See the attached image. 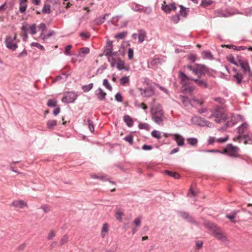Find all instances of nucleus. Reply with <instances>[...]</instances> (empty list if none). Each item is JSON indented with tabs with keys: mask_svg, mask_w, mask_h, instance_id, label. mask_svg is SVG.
I'll use <instances>...</instances> for the list:
<instances>
[{
	"mask_svg": "<svg viewBox=\"0 0 252 252\" xmlns=\"http://www.w3.org/2000/svg\"><path fill=\"white\" fill-rule=\"evenodd\" d=\"M211 117L215 118V121L217 123H225L223 127L218 129L219 130L226 129L227 127L232 126L235 124L234 121L235 117L232 116L230 120H229L225 114L223 108L220 106L217 105L214 107Z\"/></svg>",
	"mask_w": 252,
	"mask_h": 252,
	"instance_id": "obj_1",
	"label": "nucleus"
},
{
	"mask_svg": "<svg viewBox=\"0 0 252 252\" xmlns=\"http://www.w3.org/2000/svg\"><path fill=\"white\" fill-rule=\"evenodd\" d=\"M205 226L212 231V235L217 239L222 242H228L227 237L225 233L223 232L220 227H218L215 224L209 221L205 223Z\"/></svg>",
	"mask_w": 252,
	"mask_h": 252,
	"instance_id": "obj_2",
	"label": "nucleus"
},
{
	"mask_svg": "<svg viewBox=\"0 0 252 252\" xmlns=\"http://www.w3.org/2000/svg\"><path fill=\"white\" fill-rule=\"evenodd\" d=\"M152 119L155 123L160 125L163 124V111L160 105L158 104L155 108L151 109Z\"/></svg>",
	"mask_w": 252,
	"mask_h": 252,
	"instance_id": "obj_3",
	"label": "nucleus"
},
{
	"mask_svg": "<svg viewBox=\"0 0 252 252\" xmlns=\"http://www.w3.org/2000/svg\"><path fill=\"white\" fill-rule=\"evenodd\" d=\"M239 151L240 149L239 147L233 146L231 144H228L224 149L223 152H220V153L221 154H226L228 156L232 158H239L240 157Z\"/></svg>",
	"mask_w": 252,
	"mask_h": 252,
	"instance_id": "obj_4",
	"label": "nucleus"
},
{
	"mask_svg": "<svg viewBox=\"0 0 252 252\" xmlns=\"http://www.w3.org/2000/svg\"><path fill=\"white\" fill-rule=\"evenodd\" d=\"M193 73L197 76V78H201L205 74H209V69L204 64H195V68L193 70Z\"/></svg>",
	"mask_w": 252,
	"mask_h": 252,
	"instance_id": "obj_5",
	"label": "nucleus"
},
{
	"mask_svg": "<svg viewBox=\"0 0 252 252\" xmlns=\"http://www.w3.org/2000/svg\"><path fill=\"white\" fill-rule=\"evenodd\" d=\"M17 39V34L14 33L13 37L10 35H7L6 37L4 42L6 44V47L9 50L12 51H15L18 47L17 42H14V41Z\"/></svg>",
	"mask_w": 252,
	"mask_h": 252,
	"instance_id": "obj_6",
	"label": "nucleus"
},
{
	"mask_svg": "<svg viewBox=\"0 0 252 252\" xmlns=\"http://www.w3.org/2000/svg\"><path fill=\"white\" fill-rule=\"evenodd\" d=\"M139 90L140 92V94L144 97H151L155 94V89L152 86H149L144 89L140 88Z\"/></svg>",
	"mask_w": 252,
	"mask_h": 252,
	"instance_id": "obj_7",
	"label": "nucleus"
},
{
	"mask_svg": "<svg viewBox=\"0 0 252 252\" xmlns=\"http://www.w3.org/2000/svg\"><path fill=\"white\" fill-rule=\"evenodd\" d=\"M77 94L74 92H69L64 94L62 98V101L64 103H69L73 102L77 98Z\"/></svg>",
	"mask_w": 252,
	"mask_h": 252,
	"instance_id": "obj_8",
	"label": "nucleus"
},
{
	"mask_svg": "<svg viewBox=\"0 0 252 252\" xmlns=\"http://www.w3.org/2000/svg\"><path fill=\"white\" fill-rule=\"evenodd\" d=\"M216 17H228L232 16L231 10L229 8H226L225 10L218 9L215 11Z\"/></svg>",
	"mask_w": 252,
	"mask_h": 252,
	"instance_id": "obj_9",
	"label": "nucleus"
},
{
	"mask_svg": "<svg viewBox=\"0 0 252 252\" xmlns=\"http://www.w3.org/2000/svg\"><path fill=\"white\" fill-rule=\"evenodd\" d=\"M239 66H240L244 74L249 73V75L251 76V73L252 71L251 70L250 65L248 62L246 60H239Z\"/></svg>",
	"mask_w": 252,
	"mask_h": 252,
	"instance_id": "obj_10",
	"label": "nucleus"
},
{
	"mask_svg": "<svg viewBox=\"0 0 252 252\" xmlns=\"http://www.w3.org/2000/svg\"><path fill=\"white\" fill-rule=\"evenodd\" d=\"M179 78L181 80L182 85L184 86H186L189 84V80H192V79H193V78L188 76L181 71H180L179 72Z\"/></svg>",
	"mask_w": 252,
	"mask_h": 252,
	"instance_id": "obj_11",
	"label": "nucleus"
},
{
	"mask_svg": "<svg viewBox=\"0 0 252 252\" xmlns=\"http://www.w3.org/2000/svg\"><path fill=\"white\" fill-rule=\"evenodd\" d=\"M192 120L196 122V124L200 126H209L211 123L208 121L197 116H195L192 118Z\"/></svg>",
	"mask_w": 252,
	"mask_h": 252,
	"instance_id": "obj_12",
	"label": "nucleus"
},
{
	"mask_svg": "<svg viewBox=\"0 0 252 252\" xmlns=\"http://www.w3.org/2000/svg\"><path fill=\"white\" fill-rule=\"evenodd\" d=\"M94 93L99 101H103L105 99L107 94L101 88H98L96 90Z\"/></svg>",
	"mask_w": 252,
	"mask_h": 252,
	"instance_id": "obj_13",
	"label": "nucleus"
},
{
	"mask_svg": "<svg viewBox=\"0 0 252 252\" xmlns=\"http://www.w3.org/2000/svg\"><path fill=\"white\" fill-rule=\"evenodd\" d=\"M192 80L200 88L206 89L209 87V85L207 81L204 79H201V78L193 79Z\"/></svg>",
	"mask_w": 252,
	"mask_h": 252,
	"instance_id": "obj_14",
	"label": "nucleus"
},
{
	"mask_svg": "<svg viewBox=\"0 0 252 252\" xmlns=\"http://www.w3.org/2000/svg\"><path fill=\"white\" fill-rule=\"evenodd\" d=\"M173 139L176 142L178 146H183L185 145V138L179 134H173Z\"/></svg>",
	"mask_w": 252,
	"mask_h": 252,
	"instance_id": "obj_15",
	"label": "nucleus"
},
{
	"mask_svg": "<svg viewBox=\"0 0 252 252\" xmlns=\"http://www.w3.org/2000/svg\"><path fill=\"white\" fill-rule=\"evenodd\" d=\"M176 8L175 3H170L164 5H162L161 6V9L167 13H170L171 10H176Z\"/></svg>",
	"mask_w": 252,
	"mask_h": 252,
	"instance_id": "obj_16",
	"label": "nucleus"
},
{
	"mask_svg": "<svg viewBox=\"0 0 252 252\" xmlns=\"http://www.w3.org/2000/svg\"><path fill=\"white\" fill-rule=\"evenodd\" d=\"M117 68L119 70L125 69L126 71H128L129 69V66H125V63L120 58L118 59L117 62L116 63Z\"/></svg>",
	"mask_w": 252,
	"mask_h": 252,
	"instance_id": "obj_17",
	"label": "nucleus"
},
{
	"mask_svg": "<svg viewBox=\"0 0 252 252\" xmlns=\"http://www.w3.org/2000/svg\"><path fill=\"white\" fill-rule=\"evenodd\" d=\"M12 205L15 207L23 209L25 207H27V204L26 202L22 200H18L14 201Z\"/></svg>",
	"mask_w": 252,
	"mask_h": 252,
	"instance_id": "obj_18",
	"label": "nucleus"
},
{
	"mask_svg": "<svg viewBox=\"0 0 252 252\" xmlns=\"http://www.w3.org/2000/svg\"><path fill=\"white\" fill-rule=\"evenodd\" d=\"M115 217L116 219L120 221H121L122 220V217L124 216V213L122 210L119 208L116 207L115 209Z\"/></svg>",
	"mask_w": 252,
	"mask_h": 252,
	"instance_id": "obj_19",
	"label": "nucleus"
},
{
	"mask_svg": "<svg viewBox=\"0 0 252 252\" xmlns=\"http://www.w3.org/2000/svg\"><path fill=\"white\" fill-rule=\"evenodd\" d=\"M109 15V13H105L104 15L95 18L94 20L95 24L97 25H100L102 24L105 21L106 17L108 16Z\"/></svg>",
	"mask_w": 252,
	"mask_h": 252,
	"instance_id": "obj_20",
	"label": "nucleus"
},
{
	"mask_svg": "<svg viewBox=\"0 0 252 252\" xmlns=\"http://www.w3.org/2000/svg\"><path fill=\"white\" fill-rule=\"evenodd\" d=\"M249 127V125L246 123H243L241 126H240L238 128V133L240 134H243L245 132L246 130Z\"/></svg>",
	"mask_w": 252,
	"mask_h": 252,
	"instance_id": "obj_21",
	"label": "nucleus"
},
{
	"mask_svg": "<svg viewBox=\"0 0 252 252\" xmlns=\"http://www.w3.org/2000/svg\"><path fill=\"white\" fill-rule=\"evenodd\" d=\"M146 36V32L142 29L138 31V42L139 43L143 42Z\"/></svg>",
	"mask_w": 252,
	"mask_h": 252,
	"instance_id": "obj_22",
	"label": "nucleus"
},
{
	"mask_svg": "<svg viewBox=\"0 0 252 252\" xmlns=\"http://www.w3.org/2000/svg\"><path fill=\"white\" fill-rule=\"evenodd\" d=\"M124 120L126 125L128 127H131L133 125V121L132 119L128 115H126L124 117Z\"/></svg>",
	"mask_w": 252,
	"mask_h": 252,
	"instance_id": "obj_23",
	"label": "nucleus"
},
{
	"mask_svg": "<svg viewBox=\"0 0 252 252\" xmlns=\"http://www.w3.org/2000/svg\"><path fill=\"white\" fill-rule=\"evenodd\" d=\"M26 2H27V0H20L19 11H20L21 13H23L25 12V11L27 9V4L26 3Z\"/></svg>",
	"mask_w": 252,
	"mask_h": 252,
	"instance_id": "obj_24",
	"label": "nucleus"
},
{
	"mask_svg": "<svg viewBox=\"0 0 252 252\" xmlns=\"http://www.w3.org/2000/svg\"><path fill=\"white\" fill-rule=\"evenodd\" d=\"M69 74L68 72L63 73L61 75L57 76L54 81H58L60 80L66 81Z\"/></svg>",
	"mask_w": 252,
	"mask_h": 252,
	"instance_id": "obj_25",
	"label": "nucleus"
},
{
	"mask_svg": "<svg viewBox=\"0 0 252 252\" xmlns=\"http://www.w3.org/2000/svg\"><path fill=\"white\" fill-rule=\"evenodd\" d=\"M243 138L245 144H252V133L244 135Z\"/></svg>",
	"mask_w": 252,
	"mask_h": 252,
	"instance_id": "obj_26",
	"label": "nucleus"
},
{
	"mask_svg": "<svg viewBox=\"0 0 252 252\" xmlns=\"http://www.w3.org/2000/svg\"><path fill=\"white\" fill-rule=\"evenodd\" d=\"M187 143L191 146L195 147L198 143V140L196 138L190 137L187 139Z\"/></svg>",
	"mask_w": 252,
	"mask_h": 252,
	"instance_id": "obj_27",
	"label": "nucleus"
},
{
	"mask_svg": "<svg viewBox=\"0 0 252 252\" xmlns=\"http://www.w3.org/2000/svg\"><path fill=\"white\" fill-rule=\"evenodd\" d=\"M162 62V60L159 58H154L151 62L150 64L152 66H156L158 64H161Z\"/></svg>",
	"mask_w": 252,
	"mask_h": 252,
	"instance_id": "obj_28",
	"label": "nucleus"
},
{
	"mask_svg": "<svg viewBox=\"0 0 252 252\" xmlns=\"http://www.w3.org/2000/svg\"><path fill=\"white\" fill-rule=\"evenodd\" d=\"M109 229L108 225L107 223H105L103 224L101 229V237L104 238L106 234L108 233Z\"/></svg>",
	"mask_w": 252,
	"mask_h": 252,
	"instance_id": "obj_29",
	"label": "nucleus"
},
{
	"mask_svg": "<svg viewBox=\"0 0 252 252\" xmlns=\"http://www.w3.org/2000/svg\"><path fill=\"white\" fill-rule=\"evenodd\" d=\"M165 173L168 176L172 177L176 179H178L180 178V175L177 172L166 170Z\"/></svg>",
	"mask_w": 252,
	"mask_h": 252,
	"instance_id": "obj_30",
	"label": "nucleus"
},
{
	"mask_svg": "<svg viewBox=\"0 0 252 252\" xmlns=\"http://www.w3.org/2000/svg\"><path fill=\"white\" fill-rule=\"evenodd\" d=\"M180 99L185 106H189L190 103V100L187 96H181Z\"/></svg>",
	"mask_w": 252,
	"mask_h": 252,
	"instance_id": "obj_31",
	"label": "nucleus"
},
{
	"mask_svg": "<svg viewBox=\"0 0 252 252\" xmlns=\"http://www.w3.org/2000/svg\"><path fill=\"white\" fill-rule=\"evenodd\" d=\"M203 59L212 60L213 55L210 51H205L202 53Z\"/></svg>",
	"mask_w": 252,
	"mask_h": 252,
	"instance_id": "obj_32",
	"label": "nucleus"
},
{
	"mask_svg": "<svg viewBox=\"0 0 252 252\" xmlns=\"http://www.w3.org/2000/svg\"><path fill=\"white\" fill-rule=\"evenodd\" d=\"M238 212V211H234L232 212L231 215H227L226 216V218L230 220L231 222L235 223V221L234 220V219L235 218L236 215Z\"/></svg>",
	"mask_w": 252,
	"mask_h": 252,
	"instance_id": "obj_33",
	"label": "nucleus"
},
{
	"mask_svg": "<svg viewBox=\"0 0 252 252\" xmlns=\"http://www.w3.org/2000/svg\"><path fill=\"white\" fill-rule=\"evenodd\" d=\"M120 82L121 85L125 86L126 84H128L129 83V79L128 76H124L122 77L120 80Z\"/></svg>",
	"mask_w": 252,
	"mask_h": 252,
	"instance_id": "obj_34",
	"label": "nucleus"
},
{
	"mask_svg": "<svg viewBox=\"0 0 252 252\" xmlns=\"http://www.w3.org/2000/svg\"><path fill=\"white\" fill-rule=\"evenodd\" d=\"M233 77L236 79V82L238 84H240L243 78V76L241 74L236 72L234 75Z\"/></svg>",
	"mask_w": 252,
	"mask_h": 252,
	"instance_id": "obj_35",
	"label": "nucleus"
},
{
	"mask_svg": "<svg viewBox=\"0 0 252 252\" xmlns=\"http://www.w3.org/2000/svg\"><path fill=\"white\" fill-rule=\"evenodd\" d=\"M57 125V121L56 120H49L47 123V126L49 129L53 128Z\"/></svg>",
	"mask_w": 252,
	"mask_h": 252,
	"instance_id": "obj_36",
	"label": "nucleus"
},
{
	"mask_svg": "<svg viewBox=\"0 0 252 252\" xmlns=\"http://www.w3.org/2000/svg\"><path fill=\"white\" fill-rule=\"evenodd\" d=\"M93 83H91L89 85L83 86L82 89L84 92L86 93L90 91L93 88Z\"/></svg>",
	"mask_w": 252,
	"mask_h": 252,
	"instance_id": "obj_37",
	"label": "nucleus"
},
{
	"mask_svg": "<svg viewBox=\"0 0 252 252\" xmlns=\"http://www.w3.org/2000/svg\"><path fill=\"white\" fill-rule=\"evenodd\" d=\"M68 236L66 234L64 235L60 240L59 246L60 247L62 246L63 244H66L68 242Z\"/></svg>",
	"mask_w": 252,
	"mask_h": 252,
	"instance_id": "obj_38",
	"label": "nucleus"
},
{
	"mask_svg": "<svg viewBox=\"0 0 252 252\" xmlns=\"http://www.w3.org/2000/svg\"><path fill=\"white\" fill-rule=\"evenodd\" d=\"M180 7V15H181L183 17H186L187 16V12L186 11V8L184 7L183 6L180 5H179Z\"/></svg>",
	"mask_w": 252,
	"mask_h": 252,
	"instance_id": "obj_39",
	"label": "nucleus"
},
{
	"mask_svg": "<svg viewBox=\"0 0 252 252\" xmlns=\"http://www.w3.org/2000/svg\"><path fill=\"white\" fill-rule=\"evenodd\" d=\"M103 85L109 91H112V87L110 84L109 82H108V80L106 79H105L103 81Z\"/></svg>",
	"mask_w": 252,
	"mask_h": 252,
	"instance_id": "obj_40",
	"label": "nucleus"
},
{
	"mask_svg": "<svg viewBox=\"0 0 252 252\" xmlns=\"http://www.w3.org/2000/svg\"><path fill=\"white\" fill-rule=\"evenodd\" d=\"M151 135L156 138L159 139L161 138V133L160 131L157 130H154L151 132Z\"/></svg>",
	"mask_w": 252,
	"mask_h": 252,
	"instance_id": "obj_41",
	"label": "nucleus"
},
{
	"mask_svg": "<svg viewBox=\"0 0 252 252\" xmlns=\"http://www.w3.org/2000/svg\"><path fill=\"white\" fill-rule=\"evenodd\" d=\"M213 3V1L211 0H202L201 5L203 6L204 7H207L209 5L212 4Z\"/></svg>",
	"mask_w": 252,
	"mask_h": 252,
	"instance_id": "obj_42",
	"label": "nucleus"
},
{
	"mask_svg": "<svg viewBox=\"0 0 252 252\" xmlns=\"http://www.w3.org/2000/svg\"><path fill=\"white\" fill-rule=\"evenodd\" d=\"M227 60L230 62L231 63L233 64H235L237 66H239V61L238 62H236L235 61V59H234V58L232 56H228L227 58Z\"/></svg>",
	"mask_w": 252,
	"mask_h": 252,
	"instance_id": "obj_43",
	"label": "nucleus"
},
{
	"mask_svg": "<svg viewBox=\"0 0 252 252\" xmlns=\"http://www.w3.org/2000/svg\"><path fill=\"white\" fill-rule=\"evenodd\" d=\"M171 21L175 24H177L178 23L180 20V14H177L174 16H172L171 17Z\"/></svg>",
	"mask_w": 252,
	"mask_h": 252,
	"instance_id": "obj_44",
	"label": "nucleus"
},
{
	"mask_svg": "<svg viewBox=\"0 0 252 252\" xmlns=\"http://www.w3.org/2000/svg\"><path fill=\"white\" fill-rule=\"evenodd\" d=\"M124 139L126 142H128L129 144L132 145L133 143V136L129 134L124 138Z\"/></svg>",
	"mask_w": 252,
	"mask_h": 252,
	"instance_id": "obj_45",
	"label": "nucleus"
},
{
	"mask_svg": "<svg viewBox=\"0 0 252 252\" xmlns=\"http://www.w3.org/2000/svg\"><path fill=\"white\" fill-rule=\"evenodd\" d=\"M127 35V32H120L115 35V37L117 39H123L126 37Z\"/></svg>",
	"mask_w": 252,
	"mask_h": 252,
	"instance_id": "obj_46",
	"label": "nucleus"
},
{
	"mask_svg": "<svg viewBox=\"0 0 252 252\" xmlns=\"http://www.w3.org/2000/svg\"><path fill=\"white\" fill-rule=\"evenodd\" d=\"M42 12L44 13H50L51 12L50 5L48 4H45L42 9Z\"/></svg>",
	"mask_w": 252,
	"mask_h": 252,
	"instance_id": "obj_47",
	"label": "nucleus"
},
{
	"mask_svg": "<svg viewBox=\"0 0 252 252\" xmlns=\"http://www.w3.org/2000/svg\"><path fill=\"white\" fill-rule=\"evenodd\" d=\"M47 105L50 107H55L57 105V101L55 99H49Z\"/></svg>",
	"mask_w": 252,
	"mask_h": 252,
	"instance_id": "obj_48",
	"label": "nucleus"
},
{
	"mask_svg": "<svg viewBox=\"0 0 252 252\" xmlns=\"http://www.w3.org/2000/svg\"><path fill=\"white\" fill-rule=\"evenodd\" d=\"M138 127L140 129H143L146 130H149L150 126L147 123H140L138 125Z\"/></svg>",
	"mask_w": 252,
	"mask_h": 252,
	"instance_id": "obj_49",
	"label": "nucleus"
},
{
	"mask_svg": "<svg viewBox=\"0 0 252 252\" xmlns=\"http://www.w3.org/2000/svg\"><path fill=\"white\" fill-rule=\"evenodd\" d=\"M54 33V32L53 31H50L46 35L44 34L43 32H41L40 34V37H41V38L43 39H45L48 38L49 37L51 36Z\"/></svg>",
	"mask_w": 252,
	"mask_h": 252,
	"instance_id": "obj_50",
	"label": "nucleus"
},
{
	"mask_svg": "<svg viewBox=\"0 0 252 252\" xmlns=\"http://www.w3.org/2000/svg\"><path fill=\"white\" fill-rule=\"evenodd\" d=\"M196 194L197 192L193 190L192 188L190 187L189 191L188 193V196L190 197H194L196 196Z\"/></svg>",
	"mask_w": 252,
	"mask_h": 252,
	"instance_id": "obj_51",
	"label": "nucleus"
},
{
	"mask_svg": "<svg viewBox=\"0 0 252 252\" xmlns=\"http://www.w3.org/2000/svg\"><path fill=\"white\" fill-rule=\"evenodd\" d=\"M88 123L89 129L91 132H93L94 130L93 122L90 119H88Z\"/></svg>",
	"mask_w": 252,
	"mask_h": 252,
	"instance_id": "obj_52",
	"label": "nucleus"
},
{
	"mask_svg": "<svg viewBox=\"0 0 252 252\" xmlns=\"http://www.w3.org/2000/svg\"><path fill=\"white\" fill-rule=\"evenodd\" d=\"M203 242L202 241H196L195 242V249L200 250L202 248Z\"/></svg>",
	"mask_w": 252,
	"mask_h": 252,
	"instance_id": "obj_53",
	"label": "nucleus"
},
{
	"mask_svg": "<svg viewBox=\"0 0 252 252\" xmlns=\"http://www.w3.org/2000/svg\"><path fill=\"white\" fill-rule=\"evenodd\" d=\"M30 29L31 34L34 35L36 33L35 24H32V25L30 26Z\"/></svg>",
	"mask_w": 252,
	"mask_h": 252,
	"instance_id": "obj_54",
	"label": "nucleus"
},
{
	"mask_svg": "<svg viewBox=\"0 0 252 252\" xmlns=\"http://www.w3.org/2000/svg\"><path fill=\"white\" fill-rule=\"evenodd\" d=\"M115 100L119 102H121L123 101V97L122 94L120 93H118L115 95Z\"/></svg>",
	"mask_w": 252,
	"mask_h": 252,
	"instance_id": "obj_55",
	"label": "nucleus"
},
{
	"mask_svg": "<svg viewBox=\"0 0 252 252\" xmlns=\"http://www.w3.org/2000/svg\"><path fill=\"white\" fill-rule=\"evenodd\" d=\"M79 35L81 37L84 38L86 39L89 38L90 37V34L88 32H81V33H80Z\"/></svg>",
	"mask_w": 252,
	"mask_h": 252,
	"instance_id": "obj_56",
	"label": "nucleus"
},
{
	"mask_svg": "<svg viewBox=\"0 0 252 252\" xmlns=\"http://www.w3.org/2000/svg\"><path fill=\"white\" fill-rule=\"evenodd\" d=\"M32 46L36 47L38 48V49H40L41 50H44V47L42 45H41L40 44H39L38 43L32 42Z\"/></svg>",
	"mask_w": 252,
	"mask_h": 252,
	"instance_id": "obj_57",
	"label": "nucleus"
},
{
	"mask_svg": "<svg viewBox=\"0 0 252 252\" xmlns=\"http://www.w3.org/2000/svg\"><path fill=\"white\" fill-rule=\"evenodd\" d=\"M28 54L27 51L26 50L24 49L22 52L19 53L17 55V58H22L23 57H26Z\"/></svg>",
	"mask_w": 252,
	"mask_h": 252,
	"instance_id": "obj_58",
	"label": "nucleus"
},
{
	"mask_svg": "<svg viewBox=\"0 0 252 252\" xmlns=\"http://www.w3.org/2000/svg\"><path fill=\"white\" fill-rule=\"evenodd\" d=\"M228 139V136H226L223 138H219L216 140V141L218 143H223L227 141Z\"/></svg>",
	"mask_w": 252,
	"mask_h": 252,
	"instance_id": "obj_59",
	"label": "nucleus"
},
{
	"mask_svg": "<svg viewBox=\"0 0 252 252\" xmlns=\"http://www.w3.org/2000/svg\"><path fill=\"white\" fill-rule=\"evenodd\" d=\"M128 58L129 59H132L133 57V50L132 48H129L127 52Z\"/></svg>",
	"mask_w": 252,
	"mask_h": 252,
	"instance_id": "obj_60",
	"label": "nucleus"
},
{
	"mask_svg": "<svg viewBox=\"0 0 252 252\" xmlns=\"http://www.w3.org/2000/svg\"><path fill=\"white\" fill-rule=\"evenodd\" d=\"M55 236V233L54 231L51 230L47 237V240H50L52 239Z\"/></svg>",
	"mask_w": 252,
	"mask_h": 252,
	"instance_id": "obj_61",
	"label": "nucleus"
},
{
	"mask_svg": "<svg viewBox=\"0 0 252 252\" xmlns=\"http://www.w3.org/2000/svg\"><path fill=\"white\" fill-rule=\"evenodd\" d=\"M188 59L191 62L194 63L196 61L197 57L194 54H190L189 56Z\"/></svg>",
	"mask_w": 252,
	"mask_h": 252,
	"instance_id": "obj_62",
	"label": "nucleus"
},
{
	"mask_svg": "<svg viewBox=\"0 0 252 252\" xmlns=\"http://www.w3.org/2000/svg\"><path fill=\"white\" fill-rule=\"evenodd\" d=\"M72 46L68 45L65 47L64 53L67 55H71L70 53V50L71 49Z\"/></svg>",
	"mask_w": 252,
	"mask_h": 252,
	"instance_id": "obj_63",
	"label": "nucleus"
},
{
	"mask_svg": "<svg viewBox=\"0 0 252 252\" xmlns=\"http://www.w3.org/2000/svg\"><path fill=\"white\" fill-rule=\"evenodd\" d=\"M214 100L220 104H224L225 102L224 99L222 97H216L214 98Z\"/></svg>",
	"mask_w": 252,
	"mask_h": 252,
	"instance_id": "obj_64",
	"label": "nucleus"
}]
</instances>
